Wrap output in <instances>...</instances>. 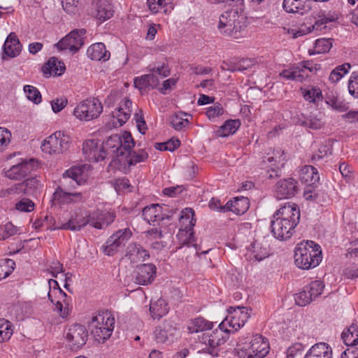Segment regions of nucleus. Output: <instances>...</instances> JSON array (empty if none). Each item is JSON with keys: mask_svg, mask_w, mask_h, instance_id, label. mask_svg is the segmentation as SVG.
<instances>
[{"mask_svg": "<svg viewBox=\"0 0 358 358\" xmlns=\"http://www.w3.org/2000/svg\"><path fill=\"white\" fill-rule=\"evenodd\" d=\"M274 162L272 166H276L278 165L280 168H282L285 162V157H284V151L280 149L274 150L273 152V155L269 156L268 155L267 157H264V162Z\"/></svg>", "mask_w": 358, "mask_h": 358, "instance_id": "nucleus-48", "label": "nucleus"}, {"mask_svg": "<svg viewBox=\"0 0 358 358\" xmlns=\"http://www.w3.org/2000/svg\"><path fill=\"white\" fill-rule=\"evenodd\" d=\"M148 152L143 148L129 152L126 155L127 162L129 166H134L138 163L144 162L148 159Z\"/></svg>", "mask_w": 358, "mask_h": 358, "instance_id": "nucleus-42", "label": "nucleus"}, {"mask_svg": "<svg viewBox=\"0 0 358 358\" xmlns=\"http://www.w3.org/2000/svg\"><path fill=\"white\" fill-rule=\"evenodd\" d=\"M22 50V45L14 32L7 36L3 45V54L8 57H17Z\"/></svg>", "mask_w": 358, "mask_h": 358, "instance_id": "nucleus-24", "label": "nucleus"}, {"mask_svg": "<svg viewBox=\"0 0 358 358\" xmlns=\"http://www.w3.org/2000/svg\"><path fill=\"white\" fill-rule=\"evenodd\" d=\"M249 208V200L246 197H236L234 201H229L223 209H228L236 215H242Z\"/></svg>", "mask_w": 358, "mask_h": 358, "instance_id": "nucleus-34", "label": "nucleus"}, {"mask_svg": "<svg viewBox=\"0 0 358 358\" xmlns=\"http://www.w3.org/2000/svg\"><path fill=\"white\" fill-rule=\"evenodd\" d=\"M187 115H188L185 113H180L171 116V124L176 130H182L189 125V121L184 117Z\"/></svg>", "mask_w": 358, "mask_h": 358, "instance_id": "nucleus-47", "label": "nucleus"}, {"mask_svg": "<svg viewBox=\"0 0 358 358\" xmlns=\"http://www.w3.org/2000/svg\"><path fill=\"white\" fill-rule=\"evenodd\" d=\"M280 76L287 80L303 82L308 74L302 71V68L298 64H294L290 68L283 70Z\"/></svg>", "mask_w": 358, "mask_h": 358, "instance_id": "nucleus-33", "label": "nucleus"}, {"mask_svg": "<svg viewBox=\"0 0 358 358\" xmlns=\"http://www.w3.org/2000/svg\"><path fill=\"white\" fill-rule=\"evenodd\" d=\"M304 347L301 343H296L291 345L287 350V358H301Z\"/></svg>", "mask_w": 358, "mask_h": 358, "instance_id": "nucleus-60", "label": "nucleus"}, {"mask_svg": "<svg viewBox=\"0 0 358 358\" xmlns=\"http://www.w3.org/2000/svg\"><path fill=\"white\" fill-rule=\"evenodd\" d=\"M48 296L51 303L55 304V310H57L62 317H66L69 314V304L71 301V297L68 296L62 289L59 290V300L57 301L55 303L52 299L51 291L48 292Z\"/></svg>", "mask_w": 358, "mask_h": 358, "instance_id": "nucleus-23", "label": "nucleus"}, {"mask_svg": "<svg viewBox=\"0 0 358 358\" xmlns=\"http://www.w3.org/2000/svg\"><path fill=\"white\" fill-rule=\"evenodd\" d=\"M0 233L3 241L17 234L18 229L14 226L10 222L0 225Z\"/></svg>", "mask_w": 358, "mask_h": 358, "instance_id": "nucleus-52", "label": "nucleus"}, {"mask_svg": "<svg viewBox=\"0 0 358 358\" xmlns=\"http://www.w3.org/2000/svg\"><path fill=\"white\" fill-rule=\"evenodd\" d=\"M15 262L10 259H3L0 262V280L8 277L14 270Z\"/></svg>", "mask_w": 358, "mask_h": 358, "instance_id": "nucleus-51", "label": "nucleus"}, {"mask_svg": "<svg viewBox=\"0 0 358 358\" xmlns=\"http://www.w3.org/2000/svg\"><path fill=\"white\" fill-rule=\"evenodd\" d=\"M103 106L98 99H87L80 102L73 109V116L80 120L88 122L99 117Z\"/></svg>", "mask_w": 358, "mask_h": 358, "instance_id": "nucleus-7", "label": "nucleus"}, {"mask_svg": "<svg viewBox=\"0 0 358 358\" xmlns=\"http://www.w3.org/2000/svg\"><path fill=\"white\" fill-rule=\"evenodd\" d=\"M115 217L114 213L93 211L88 214V224L98 229H105L114 222Z\"/></svg>", "mask_w": 358, "mask_h": 358, "instance_id": "nucleus-16", "label": "nucleus"}, {"mask_svg": "<svg viewBox=\"0 0 358 358\" xmlns=\"http://www.w3.org/2000/svg\"><path fill=\"white\" fill-rule=\"evenodd\" d=\"M125 256L131 262L137 263L148 259L150 253L141 245L136 243H131L127 248Z\"/></svg>", "mask_w": 358, "mask_h": 358, "instance_id": "nucleus-21", "label": "nucleus"}, {"mask_svg": "<svg viewBox=\"0 0 358 358\" xmlns=\"http://www.w3.org/2000/svg\"><path fill=\"white\" fill-rule=\"evenodd\" d=\"M64 180L71 179L77 185H81L85 182L83 176V168L82 166H73L66 170L63 174Z\"/></svg>", "mask_w": 358, "mask_h": 358, "instance_id": "nucleus-38", "label": "nucleus"}, {"mask_svg": "<svg viewBox=\"0 0 358 358\" xmlns=\"http://www.w3.org/2000/svg\"><path fill=\"white\" fill-rule=\"evenodd\" d=\"M11 138L10 131L4 127H0V152L4 151L9 145Z\"/></svg>", "mask_w": 358, "mask_h": 358, "instance_id": "nucleus-59", "label": "nucleus"}, {"mask_svg": "<svg viewBox=\"0 0 358 358\" xmlns=\"http://www.w3.org/2000/svg\"><path fill=\"white\" fill-rule=\"evenodd\" d=\"M66 338L71 348L77 350L86 343L88 338V331L85 326L75 324L69 328Z\"/></svg>", "mask_w": 358, "mask_h": 358, "instance_id": "nucleus-12", "label": "nucleus"}, {"mask_svg": "<svg viewBox=\"0 0 358 358\" xmlns=\"http://www.w3.org/2000/svg\"><path fill=\"white\" fill-rule=\"evenodd\" d=\"M87 56L92 60L108 61L110 59V53L106 49L103 43H96L91 45L87 51Z\"/></svg>", "mask_w": 358, "mask_h": 358, "instance_id": "nucleus-29", "label": "nucleus"}, {"mask_svg": "<svg viewBox=\"0 0 358 358\" xmlns=\"http://www.w3.org/2000/svg\"><path fill=\"white\" fill-rule=\"evenodd\" d=\"M131 236L129 229H123L117 231L107 240L106 245L103 246V252L108 256L114 255L118 249L124 246Z\"/></svg>", "mask_w": 358, "mask_h": 358, "instance_id": "nucleus-11", "label": "nucleus"}, {"mask_svg": "<svg viewBox=\"0 0 358 358\" xmlns=\"http://www.w3.org/2000/svg\"><path fill=\"white\" fill-rule=\"evenodd\" d=\"M240 126L241 122L239 120H227L218 128L217 131V135L222 137H225L230 134H234Z\"/></svg>", "mask_w": 358, "mask_h": 358, "instance_id": "nucleus-40", "label": "nucleus"}, {"mask_svg": "<svg viewBox=\"0 0 358 358\" xmlns=\"http://www.w3.org/2000/svg\"><path fill=\"white\" fill-rule=\"evenodd\" d=\"M307 292L314 300L316 297L320 296L324 288V285L320 280H314L310 282L308 285L304 287Z\"/></svg>", "mask_w": 358, "mask_h": 358, "instance_id": "nucleus-49", "label": "nucleus"}, {"mask_svg": "<svg viewBox=\"0 0 358 358\" xmlns=\"http://www.w3.org/2000/svg\"><path fill=\"white\" fill-rule=\"evenodd\" d=\"M224 109L222 104L217 102L213 106L206 108V115L211 121H214L215 118L224 114Z\"/></svg>", "mask_w": 358, "mask_h": 358, "instance_id": "nucleus-53", "label": "nucleus"}, {"mask_svg": "<svg viewBox=\"0 0 358 358\" xmlns=\"http://www.w3.org/2000/svg\"><path fill=\"white\" fill-rule=\"evenodd\" d=\"M121 148L120 151H122L124 155L129 154V152H131L132 148L135 145L134 140L130 132L125 131L122 136H121Z\"/></svg>", "mask_w": 358, "mask_h": 358, "instance_id": "nucleus-50", "label": "nucleus"}, {"mask_svg": "<svg viewBox=\"0 0 358 358\" xmlns=\"http://www.w3.org/2000/svg\"><path fill=\"white\" fill-rule=\"evenodd\" d=\"M157 273V267L153 264H143L136 266L134 272V282L140 285L146 286L154 281Z\"/></svg>", "mask_w": 358, "mask_h": 358, "instance_id": "nucleus-13", "label": "nucleus"}, {"mask_svg": "<svg viewBox=\"0 0 358 358\" xmlns=\"http://www.w3.org/2000/svg\"><path fill=\"white\" fill-rule=\"evenodd\" d=\"M351 68V65L349 63H345L342 65L336 66L331 72L329 80L332 83H338L345 74H347Z\"/></svg>", "mask_w": 358, "mask_h": 358, "instance_id": "nucleus-43", "label": "nucleus"}, {"mask_svg": "<svg viewBox=\"0 0 358 358\" xmlns=\"http://www.w3.org/2000/svg\"><path fill=\"white\" fill-rule=\"evenodd\" d=\"M32 170V165L27 162H22L13 166L6 172V176L12 180H20L24 178Z\"/></svg>", "mask_w": 358, "mask_h": 358, "instance_id": "nucleus-30", "label": "nucleus"}, {"mask_svg": "<svg viewBox=\"0 0 358 358\" xmlns=\"http://www.w3.org/2000/svg\"><path fill=\"white\" fill-rule=\"evenodd\" d=\"M317 17H323L324 22L327 24L330 22H334L339 18V14L336 11H326L320 10L317 14Z\"/></svg>", "mask_w": 358, "mask_h": 358, "instance_id": "nucleus-61", "label": "nucleus"}, {"mask_svg": "<svg viewBox=\"0 0 358 358\" xmlns=\"http://www.w3.org/2000/svg\"><path fill=\"white\" fill-rule=\"evenodd\" d=\"M88 214H83L80 210H75L68 222L62 223L57 229L71 231H79L88 224Z\"/></svg>", "mask_w": 358, "mask_h": 358, "instance_id": "nucleus-19", "label": "nucleus"}, {"mask_svg": "<svg viewBox=\"0 0 358 358\" xmlns=\"http://www.w3.org/2000/svg\"><path fill=\"white\" fill-rule=\"evenodd\" d=\"M271 222V232L274 238L280 241L290 238L300 221V210L294 203H287L273 216Z\"/></svg>", "mask_w": 358, "mask_h": 358, "instance_id": "nucleus-2", "label": "nucleus"}, {"mask_svg": "<svg viewBox=\"0 0 358 358\" xmlns=\"http://www.w3.org/2000/svg\"><path fill=\"white\" fill-rule=\"evenodd\" d=\"M252 310L244 306H231L228 315L219 324L218 329L212 332H205L199 336L196 342L198 352H204L212 357H217L220 346L229 338V334L237 331L249 319V311Z\"/></svg>", "mask_w": 358, "mask_h": 358, "instance_id": "nucleus-1", "label": "nucleus"}, {"mask_svg": "<svg viewBox=\"0 0 358 358\" xmlns=\"http://www.w3.org/2000/svg\"><path fill=\"white\" fill-rule=\"evenodd\" d=\"M172 0H147V4L149 9L154 13L163 10L164 13H167L173 8Z\"/></svg>", "mask_w": 358, "mask_h": 358, "instance_id": "nucleus-41", "label": "nucleus"}, {"mask_svg": "<svg viewBox=\"0 0 358 358\" xmlns=\"http://www.w3.org/2000/svg\"><path fill=\"white\" fill-rule=\"evenodd\" d=\"M142 216L150 224L166 218L165 215L162 214V206L158 203H152L145 207L142 212Z\"/></svg>", "mask_w": 358, "mask_h": 358, "instance_id": "nucleus-28", "label": "nucleus"}, {"mask_svg": "<svg viewBox=\"0 0 358 358\" xmlns=\"http://www.w3.org/2000/svg\"><path fill=\"white\" fill-rule=\"evenodd\" d=\"M332 47L331 38H319L315 41L314 52L313 54H322L327 52ZM312 55V53H310Z\"/></svg>", "mask_w": 358, "mask_h": 358, "instance_id": "nucleus-45", "label": "nucleus"}, {"mask_svg": "<svg viewBox=\"0 0 358 358\" xmlns=\"http://www.w3.org/2000/svg\"><path fill=\"white\" fill-rule=\"evenodd\" d=\"M212 3H227L229 6L236 7L235 10H239L241 12H243L245 9L244 0H208Z\"/></svg>", "mask_w": 358, "mask_h": 358, "instance_id": "nucleus-62", "label": "nucleus"}, {"mask_svg": "<svg viewBox=\"0 0 358 358\" xmlns=\"http://www.w3.org/2000/svg\"><path fill=\"white\" fill-rule=\"evenodd\" d=\"M83 153L89 162H98L106 158V150L101 148L99 141L96 139H88L83 143Z\"/></svg>", "mask_w": 358, "mask_h": 358, "instance_id": "nucleus-14", "label": "nucleus"}, {"mask_svg": "<svg viewBox=\"0 0 358 358\" xmlns=\"http://www.w3.org/2000/svg\"><path fill=\"white\" fill-rule=\"evenodd\" d=\"M249 250L250 252L249 255L250 259L255 260V262H260L269 255L267 245L257 240L251 243Z\"/></svg>", "mask_w": 358, "mask_h": 358, "instance_id": "nucleus-31", "label": "nucleus"}, {"mask_svg": "<svg viewBox=\"0 0 358 358\" xmlns=\"http://www.w3.org/2000/svg\"><path fill=\"white\" fill-rule=\"evenodd\" d=\"M131 111V110H124L121 108H117L112 113L113 117L117 120V122H113L114 126L115 127L122 126L129 118Z\"/></svg>", "mask_w": 358, "mask_h": 358, "instance_id": "nucleus-46", "label": "nucleus"}, {"mask_svg": "<svg viewBox=\"0 0 358 358\" xmlns=\"http://www.w3.org/2000/svg\"><path fill=\"white\" fill-rule=\"evenodd\" d=\"M296 304L299 306H305L313 301V298L309 296L308 292L303 287V290L296 293L294 296Z\"/></svg>", "mask_w": 358, "mask_h": 358, "instance_id": "nucleus-56", "label": "nucleus"}, {"mask_svg": "<svg viewBox=\"0 0 358 358\" xmlns=\"http://www.w3.org/2000/svg\"><path fill=\"white\" fill-rule=\"evenodd\" d=\"M300 124L313 130L320 129L324 124L323 115L320 113L317 114L310 113L304 117L303 120H300Z\"/></svg>", "mask_w": 358, "mask_h": 358, "instance_id": "nucleus-35", "label": "nucleus"}, {"mask_svg": "<svg viewBox=\"0 0 358 358\" xmlns=\"http://www.w3.org/2000/svg\"><path fill=\"white\" fill-rule=\"evenodd\" d=\"M65 69L64 62L56 57H51L42 67V71L46 78L51 76H61L64 73Z\"/></svg>", "mask_w": 358, "mask_h": 358, "instance_id": "nucleus-26", "label": "nucleus"}, {"mask_svg": "<svg viewBox=\"0 0 358 358\" xmlns=\"http://www.w3.org/2000/svg\"><path fill=\"white\" fill-rule=\"evenodd\" d=\"M68 103V100L65 97L57 98L51 101L52 109L54 113L60 112Z\"/></svg>", "mask_w": 358, "mask_h": 358, "instance_id": "nucleus-64", "label": "nucleus"}, {"mask_svg": "<svg viewBox=\"0 0 358 358\" xmlns=\"http://www.w3.org/2000/svg\"><path fill=\"white\" fill-rule=\"evenodd\" d=\"M24 91L29 100L36 104L41 103V94L36 87L31 85H25L24 87Z\"/></svg>", "mask_w": 358, "mask_h": 358, "instance_id": "nucleus-54", "label": "nucleus"}, {"mask_svg": "<svg viewBox=\"0 0 358 358\" xmlns=\"http://www.w3.org/2000/svg\"><path fill=\"white\" fill-rule=\"evenodd\" d=\"M92 7L94 12L92 15L100 22H104L113 17L114 10L111 4L106 1L93 2Z\"/></svg>", "mask_w": 358, "mask_h": 358, "instance_id": "nucleus-25", "label": "nucleus"}, {"mask_svg": "<svg viewBox=\"0 0 358 358\" xmlns=\"http://www.w3.org/2000/svg\"><path fill=\"white\" fill-rule=\"evenodd\" d=\"M294 257L297 267L308 270L317 266L321 262L322 250L313 241H302L296 246Z\"/></svg>", "mask_w": 358, "mask_h": 358, "instance_id": "nucleus-3", "label": "nucleus"}, {"mask_svg": "<svg viewBox=\"0 0 358 358\" xmlns=\"http://www.w3.org/2000/svg\"><path fill=\"white\" fill-rule=\"evenodd\" d=\"M303 96L306 101L310 103H316L321 99L322 92L319 88L313 87L305 90L303 92Z\"/></svg>", "mask_w": 358, "mask_h": 358, "instance_id": "nucleus-55", "label": "nucleus"}, {"mask_svg": "<svg viewBox=\"0 0 358 358\" xmlns=\"http://www.w3.org/2000/svg\"><path fill=\"white\" fill-rule=\"evenodd\" d=\"M348 90L353 97L358 99V71L351 74L348 80Z\"/></svg>", "mask_w": 358, "mask_h": 358, "instance_id": "nucleus-57", "label": "nucleus"}, {"mask_svg": "<svg viewBox=\"0 0 358 358\" xmlns=\"http://www.w3.org/2000/svg\"><path fill=\"white\" fill-rule=\"evenodd\" d=\"M303 358H332V349L326 343H318L308 350Z\"/></svg>", "mask_w": 358, "mask_h": 358, "instance_id": "nucleus-27", "label": "nucleus"}, {"mask_svg": "<svg viewBox=\"0 0 358 358\" xmlns=\"http://www.w3.org/2000/svg\"><path fill=\"white\" fill-rule=\"evenodd\" d=\"M70 147V137L58 131L47 137L42 143L41 148L49 155H58L67 150Z\"/></svg>", "mask_w": 358, "mask_h": 358, "instance_id": "nucleus-9", "label": "nucleus"}, {"mask_svg": "<svg viewBox=\"0 0 358 358\" xmlns=\"http://www.w3.org/2000/svg\"><path fill=\"white\" fill-rule=\"evenodd\" d=\"M176 331V327L171 321L165 320L162 324L157 327L154 331V335L157 343H164Z\"/></svg>", "mask_w": 358, "mask_h": 358, "instance_id": "nucleus-22", "label": "nucleus"}, {"mask_svg": "<svg viewBox=\"0 0 358 358\" xmlns=\"http://www.w3.org/2000/svg\"><path fill=\"white\" fill-rule=\"evenodd\" d=\"M297 190V182L292 178L280 180L275 185V195L278 199L294 196Z\"/></svg>", "mask_w": 358, "mask_h": 358, "instance_id": "nucleus-18", "label": "nucleus"}, {"mask_svg": "<svg viewBox=\"0 0 358 358\" xmlns=\"http://www.w3.org/2000/svg\"><path fill=\"white\" fill-rule=\"evenodd\" d=\"M115 320L111 312L101 311L94 315L89 322V328L95 340L103 343L114 329Z\"/></svg>", "mask_w": 358, "mask_h": 358, "instance_id": "nucleus-6", "label": "nucleus"}, {"mask_svg": "<svg viewBox=\"0 0 358 358\" xmlns=\"http://www.w3.org/2000/svg\"><path fill=\"white\" fill-rule=\"evenodd\" d=\"M269 348L267 339L256 334L251 339L240 338L236 350L240 358H263L268 353Z\"/></svg>", "mask_w": 358, "mask_h": 358, "instance_id": "nucleus-5", "label": "nucleus"}, {"mask_svg": "<svg viewBox=\"0 0 358 358\" xmlns=\"http://www.w3.org/2000/svg\"><path fill=\"white\" fill-rule=\"evenodd\" d=\"M101 148L106 150V155L107 152L110 151L115 154L116 157H121L124 155L122 151H120L121 148V136L119 134H114L109 136L104 142L101 143Z\"/></svg>", "mask_w": 358, "mask_h": 358, "instance_id": "nucleus-32", "label": "nucleus"}, {"mask_svg": "<svg viewBox=\"0 0 358 358\" xmlns=\"http://www.w3.org/2000/svg\"><path fill=\"white\" fill-rule=\"evenodd\" d=\"M213 323L204 319L203 317H197L193 320L187 327L188 332L190 334L198 333L206 330H210L213 328Z\"/></svg>", "mask_w": 358, "mask_h": 358, "instance_id": "nucleus-39", "label": "nucleus"}, {"mask_svg": "<svg viewBox=\"0 0 358 358\" xmlns=\"http://www.w3.org/2000/svg\"><path fill=\"white\" fill-rule=\"evenodd\" d=\"M343 343L348 346H354L358 343V326L352 323L341 334Z\"/></svg>", "mask_w": 358, "mask_h": 358, "instance_id": "nucleus-37", "label": "nucleus"}, {"mask_svg": "<svg viewBox=\"0 0 358 358\" xmlns=\"http://www.w3.org/2000/svg\"><path fill=\"white\" fill-rule=\"evenodd\" d=\"M242 13L239 10H231L222 14L217 26L220 33L234 39L244 37L247 31L245 19Z\"/></svg>", "mask_w": 358, "mask_h": 358, "instance_id": "nucleus-4", "label": "nucleus"}, {"mask_svg": "<svg viewBox=\"0 0 358 358\" xmlns=\"http://www.w3.org/2000/svg\"><path fill=\"white\" fill-rule=\"evenodd\" d=\"M84 197L80 192H68L64 191L62 187H58L52 194L51 201L53 205H64L69 203H83Z\"/></svg>", "mask_w": 358, "mask_h": 358, "instance_id": "nucleus-17", "label": "nucleus"}, {"mask_svg": "<svg viewBox=\"0 0 358 358\" xmlns=\"http://www.w3.org/2000/svg\"><path fill=\"white\" fill-rule=\"evenodd\" d=\"M39 185V180L36 177H31L22 182L17 183L2 192V196L16 194H33Z\"/></svg>", "mask_w": 358, "mask_h": 358, "instance_id": "nucleus-15", "label": "nucleus"}, {"mask_svg": "<svg viewBox=\"0 0 358 358\" xmlns=\"http://www.w3.org/2000/svg\"><path fill=\"white\" fill-rule=\"evenodd\" d=\"M13 333V324L4 318L0 319V343L8 341Z\"/></svg>", "mask_w": 358, "mask_h": 358, "instance_id": "nucleus-44", "label": "nucleus"}, {"mask_svg": "<svg viewBox=\"0 0 358 358\" xmlns=\"http://www.w3.org/2000/svg\"><path fill=\"white\" fill-rule=\"evenodd\" d=\"M299 179L302 183L306 184L303 192L304 198L306 200H314L317 196L315 188L320 181L317 169L311 165L303 166L299 172Z\"/></svg>", "mask_w": 358, "mask_h": 358, "instance_id": "nucleus-8", "label": "nucleus"}, {"mask_svg": "<svg viewBox=\"0 0 358 358\" xmlns=\"http://www.w3.org/2000/svg\"><path fill=\"white\" fill-rule=\"evenodd\" d=\"M35 204L29 199L24 198L15 204V209L20 212L29 213L34 210Z\"/></svg>", "mask_w": 358, "mask_h": 358, "instance_id": "nucleus-58", "label": "nucleus"}, {"mask_svg": "<svg viewBox=\"0 0 358 358\" xmlns=\"http://www.w3.org/2000/svg\"><path fill=\"white\" fill-rule=\"evenodd\" d=\"M169 310V305L163 299H159L157 301L151 303L150 306V312L152 317L154 319L159 320L166 315Z\"/></svg>", "mask_w": 358, "mask_h": 358, "instance_id": "nucleus-36", "label": "nucleus"}, {"mask_svg": "<svg viewBox=\"0 0 358 358\" xmlns=\"http://www.w3.org/2000/svg\"><path fill=\"white\" fill-rule=\"evenodd\" d=\"M326 103L329 105L332 108L339 111L343 112L347 110L346 105L336 97L328 98Z\"/></svg>", "mask_w": 358, "mask_h": 358, "instance_id": "nucleus-63", "label": "nucleus"}, {"mask_svg": "<svg viewBox=\"0 0 358 358\" xmlns=\"http://www.w3.org/2000/svg\"><path fill=\"white\" fill-rule=\"evenodd\" d=\"M86 30L84 29H74L62 38L55 45L60 51L69 50L71 53L77 52L84 44V36Z\"/></svg>", "mask_w": 358, "mask_h": 358, "instance_id": "nucleus-10", "label": "nucleus"}, {"mask_svg": "<svg viewBox=\"0 0 358 358\" xmlns=\"http://www.w3.org/2000/svg\"><path fill=\"white\" fill-rule=\"evenodd\" d=\"M283 9L289 13L303 15L311 9L310 0H284Z\"/></svg>", "mask_w": 358, "mask_h": 358, "instance_id": "nucleus-20", "label": "nucleus"}]
</instances>
